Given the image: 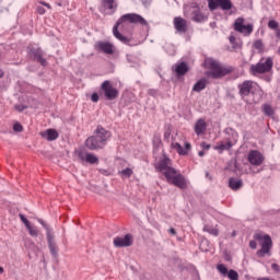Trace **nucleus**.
<instances>
[{"mask_svg": "<svg viewBox=\"0 0 280 280\" xmlns=\"http://www.w3.org/2000/svg\"><path fill=\"white\" fill-rule=\"evenodd\" d=\"M122 23H132L133 25H141L142 27H148V21L144 20L143 16L137 13H127L120 16L116 24L113 27V35L117 40H120L124 45H128L129 47H135V44L132 43V39L129 37L124 36L122 34L119 33V25Z\"/></svg>", "mask_w": 280, "mask_h": 280, "instance_id": "nucleus-1", "label": "nucleus"}, {"mask_svg": "<svg viewBox=\"0 0 280 280\" xmlns=\"http://www.w3.org/2000/svg\"><path fill=\"white\" fill-rule=\"evenodd\" d=\"M122 23H132L133 25H141L142 27H148V21L144 20L143 16L137 13H127L120 16L116 24L113 27V35L117 40H120L124 45H128L129 47H135V44L132 43V39L129 37L124 36L122 34L119 33V25Z\"/></svg>", "mask_w": 280, "mask_h": 280, "instance_id": "nucleus-2", "label": "nucleus"}, {"mask_svg": "<svg viewBox=\"0 0 280 280\" xmlns=\"http://www.w3.org/2000/svg\"><path fill=\"white\" fill-rule=\"evenodd\" d=\"M110 137H113V133L102 127V125H98L93 136L85 140V148H88V150H104Z\"/></svg>", "mask_w": 280, "mask_h": 280, "instance_id": "nucleus-3", "label": "nucleus"}, {"mask_svg": "<svg viewBox=\"0 0 280 280\" xmlns=\"http://www.w3.org/2000/svg\"><path fill=\"white\" fill-rule=\"evenodd\" d=\"M237 89L238 95L241 96V100H243V102L247 104H259V101L261 100V93L257 91L255 82L246 80L243 83L238 84ZM257 93H259V97H256Z\"/></svg>", "mask_w": 280, "mask_h": 280, "instance_id": "nucleus-4", "label": "nucleus"}, {"mask_svg": "<svg viewBox=\"0 0 280 280\" xmlns=\"http://www.w3.org/2000/svg\"><path fill=\"white\" fill-rule=\"evenodd\" d=\"M205 65L207 69L210 71L206 72L207 78H211L212 80H221V78H225V75H231L235 68L233 66H222L214 59H206Z\"/></svg>", "mask_w": 280, "mask_h": 280, "instance_id": "nucleus-5", "label": "nucleus"}, {"mask_svg": "<svg viewBox=\"0 0 280 280\" xmlns=\"http://www.w3.org/2000/svg\"><path fill=\"white\" fill-rule=\"evenodd\" d=\"M165 178L170 185H174L175 187H178V189H187V187H189L187 178L178 173L176 168H170V171L165 173Z\"/></svg>", "mask_w": 280, "mask_h": 280, "instance_id": "nucleus-6", "label": "nucleus"}, {"mask_svg": "<svg viewBox=\"0 0 280 280\" xmlns=\"http://www.w3.org/2000/svg\"><path fill=\"white\" fill-rule=\"evenodd\" d=\"M275 62L272 61V58L268 57L267 59L262 58L259 60L258 63L252 65L249 68V73L252 75H259L261 73H270L272 71Z\"/></svg>", "mask_w": 280, "mask_h": 280, "instance_id": "nucleus-7", "label": "nucleus"}, {"mask_svg": "<svg viewBox=\"0 0 280 280\" xmlns=\"http://www.w3.org/2000/svg\"><path fill=\"white\" fill-rule=\"evenodd\" d=\"M38 222L46 231L47 244L50 250V255L56 259L58 257L59 250L58 245L56 244V236L54 235V232L51 231V228H49V224H47V222H45L43 219H38Z\"/></svg>", "mask_w": 280, "mask_h": 280, "instance_id": "nucleus-8", "label": "nucleus"}, {"mask_svg": "<svg viewBox=\"0 0 280 280\" xmlns=\"http://www.w3.org/2000/svg\"><path fill=\"white\" fill-rule=\"evenodd\" d=\"M254 240L260 243L261 248L257 252L258 257H264L270 253V248H272V237L270 235L261 233L254 234Z\"/></svg>", "mask_w": 280, "mask_h": 280, "instance_id": "nucleus-9", "label": "nucleus"}, {"mask_svg": "<svg viewBox=\"0 0 280 280\" xmlns=\"http://www.w3.org/2000/svg\"><path fill=\"white\" fill-rule=\"evenodd\" d=\"M27 54L31 60L38 62L42 67H47V59L45 58V51H43L42 47L28 45Z\"/></svg>", "mask_w": 280, "mask_h": 280, "instance_id": "nucleus-10", "label": "nucleus"}, {"mask_svg": "<svg viewBox=\"0 0 280 280\" xmlns=\"http://www.w3.org/2000/svg\"><path fill=\"white\" fill-rule=\"evenodd\" d=\"M101 91H103L105 100L108 102H113V100H117L119 97V90L113 88V83H110L109 80H106L101 84Z\"/></svg>", "mask_w": 280, "mask_h": 280, "instance_id": "nucleus-11", "label": "nucleus"}, {"mask_svg": "<svg viewBox=\"0 0 280 280\" xmlns=\"http://www.w3.org/2000/svg\"><path fill=\"white\" fill-rule=\"evenodd\" d=\"M244 18H237L234 22V31L238 34H244V36H250L253 34V24H244Z\"/></svg>", "mask_w": 280, "mask_h": 280, "instance_id": "nucleus-12", "label": "nucleus"}, {"mask_svg": "<svg viewBox=\"0 0 280 280\" xmlns=\"http://www.w3.org/2000/svg\"><path fill=\"white\" fill-rule=\"evenodd\" d=\"M102 14L113 15L117 12V1L116 0H101V5L98 8Z\"/></svg>", "mask_w": 280, "mask_h": 280, "instance_id": "nucleus-13", "label": "nucleus"}, {"mask_svg": "<svg viewBox=\"0 0 280 280\" xmlns=\"http://www.w3.org/2000/svg\"><path fill=\"white\" fill-rule=\"evenodd\" d=\"M94 49L98 51V54H106L107 56L115 54V45L109 42L98 40L94 44Z\"/></svg>", "mask_w": 280, "mask_h": 280, "instance_id": "nucleus-14", "label": "nucleus"}, {"mask_svg": "<svg viewBox=\"0 0 280 280\" xmlns=\"http://www.w3.org/2000/svg\"><path fill=\"white\" fill-rule=\"evenodd\" d=\"M247 161L250 165L259 167V165L264 164L266 158H264V154H261V152H259L258 150H250L247 154Z\"/></svg>", "mask_w": 280, "mask_h": 280, "instance_id": "nucleus-15", "label": "nucleus"}, {"mask_svg": "<svg viewBox=\"0 0 280 280\" xmlns=\"http://www.w3.org/2000/svg\"><path fill=\"white\" fill-rule=\"evenodd\" d=\"M209 10H231L233 8V2L231 0H208Z\"/></svg>", "mask_w": 280, "mask_h": 280, "instance_id": "nucleus-16", "label": "nucleus"}, {"mask_svg": "<svg viewBox=\"0 0 280 280\" xmlns=\"http://www.w3.org/2000/svg\"><path fill=\"white\" fill-rule=\"evenodd\" d=\"M77 156L80 159V161L90 163V165H97V163H100V158L97 155L94 153H86L84 150H78Z\"/></svg>", "mask_w": 280, "mask_h": 280, "instance_id": "nucleus-17", "label": "nucleus"}, {"mask_svg": "<svg viewBox=\"0 0 280 280\" xmlns=\"http://www.w3.org/2000/svg\"><path fill=\"white\" fill-rule=\"evenodd\" d=\"M132 244V234H126L124 237L116 236L114 238V246L116 248H128Z\"/></svg>", "mask_w": 280, "mask_h": 280, "instance_id": "nucleus-18", "label": "nucleus"}, {"mask_svg": "<svg viewBox=\"0 0 280 280\" xmlns=\"http://www.w3.org/2000/svg\"><path fill=\"white\" fill-rule=\"evenodd\" d=\"M171 162L172 160H170V158L164 156L155 164V170L158 172H161L165 176L166 172H168L170 170H174V167L170 166Z\"/></svg>", "mask_w": 280, "mask_h": 280, "instance_id": "nucleus-19", "label": "nucleus"}, {"mask_svg": "<svg viewBox=\"0 0 280 280\" xmlns=\"http://www.w3.org/2000/svg\"><path fill=\"white\" fill-rule=\"evenodd\" d=\"M223 132L226 136L225 141H228V142L231 141L232 144H234V145H235V143H237V139H240V135L236 132L235 129L228 127L224 129Z\"/></svg>", "mask_w": 280, "mask_h": 280, "instance_id": "nucleus-20", "label": "nucleus"}, {"mask_svg": "<svg viewBox=\"0 0 280 280\" xmlns=\"http://www.w3.org/2000/svg\"><path fill=\"white\" fill-rule=\"evenodd\" d=\"M174 27L180 34H185L187 32V20L177 16L174 19Z\"/></svg>", "mask_w": 280, "mask_h": 280, "instance_id": "nucleus-21", "label": "nucleus"}, {"mask_svg": "<svg viewBox=\"0 0 280 280\" xmlns=\"http://www.w3.org/2000/svg\"><path fill=\"white\" fill-rule=\"evenodd\" d=\"M40 137L43 139H46V141H56V139H58V137H60V135L58 133V131L56 129H46L45 131H42Z\"/></svg>", "mask_w": 280, "mask_h": 280, "instance_id": "nucleus-22", "label": "nucleus"}, {"mask_svg": "<svg viewBox=\"0 0 280 280\" xmlns=\"http://www.w3.org/2000/svg\"><path fill=\"white\" fill-rule=\"evenodd\" d=\"M195 132L198 137L207 132V121L205 120V118H200L197 120V122L195 124Z\"/></svg>", "mask_w": 280, "mask_h": 280, "instance_id": "nucleus-23", "label": "nucleus"}, {"mask_svg": "<svg viewBox=\"0 0 280 280\" xmlns=\"http://www.w3.org/2000/svg\"><path fill=\"white\" fill-rule=\"evenodd\" d=\"M189 71V66L187 62L182 61L180 63L175 66V73L177 78H183Z\"/></svg>", "mask_w": 280, "mask_h": 280, "instance_id": "nucleus-24", "label": "nucleus"}, {"mask_svg": "<svg viewBox=\"0 0 280 280\" xmlns=\"http://www.w3.org/2000/svg\"><path fill=\"white\" fill-rule=\"evenodd\" d=\"M229 187L233 191H238V189H242V187H244V182H242V179H237L235 177H231L229 179Z\"/></svg>", "mask_w": 280, "mask_h": 280, "instance_id": "nucleus-25", "label": "nucleus"}, {"mask_svg": "<svg viewBox=\"0 0 280 280\" xmlns=\"http://www.w3.org/2000/svg\"><path fill=\"white\" fill-rule=\"evenodd\" d=\"M192 21L196 23H203V21H207V15H205L202 12H200V9H195L191 13Z\"/></svg>", "mask_w": 280, "mask_h": 280, "instance_id": "nucleus-26", "label": "nucleus"}, {"mask_svg": "<svg viewBox=\"0 0 280 280\" xmlns=\"http://www.w3.org/2000/svg\"><path fill=\"white\" fill-rule=\"evenodd\" d=\"M233 142L232 141H226V143L224 142H219L218 145L214 147V150H217L219 152V154H222V152L230 150L231 148H233Z\"/></svg>", "mask_w": 280, "mask_h": 280, "instance_id": "nucleus-27", "label": "nucleus"}, {"mask_svg": "<svg viewBox=\"0 0 280 280\" xmlns=\"http://www.w3.org/2000/svg\"><path fill=\"white\" fill-rule=\"evenodd\" d=\"M205 89H207V80L206 79H200L192 86V91L195 93H200V91H205Z\"/></svg>", "mask_w": 280, "mask_h": 280, "instance_id": "nucleus-28", "label": "nucleus"}, {"mask_svg": "<svg viewBox=\"0 0 280 280\" xmlns=\"http://www.w3.org/2000/svg\"><path fill=\"white\" fill-rule=\"evenodd\" d=\"M202 231L205 233H209L210 235H213L214 237H218V235H220V230H218V228H211L210 225H205Z\"/></svg>", "mask_w": 280, "mask_h": 280, "instance_id": "nucleus-29", "label": "nucleus"}, {"mask_svg": "<svg viewBox=\"0 0 280 280\" xmlns=\"http://www.w3.org/2000/svg\"><path fill=\"white\" fill-rule=\"evenodd\" d=\"M262 113L266 117H272L275 115V109L270 104L262 105Z\"/></svg>", "mask_w": 280, "mask_h": 280, "instance_id": "nucleus-30", "label": "nucleus"}, {"mask_svg": "<svg viewBox=\"0 0 280 280\" xmlns=\"http://www.w3.org/2000/svg\"><path fill=\"white\" fill-rule=\"evenodd\" d=\"M163 145V141L161 140V136H154L153 137V152H159V148Z\"/></svg>", "mask_w": 280, "mask_h": 280, "instance_id": "nucleus-31", "label": "nucleus"}, {"mask_svg": "<svg viewBox=\"0 0 280 280\" xmlns=\"http://www.w3.org/2000/svg\"><path fill=\"white\" fill-rule=\"evenodd\" d=\"M172 148L174 150H176V152L180 155V156H187V151H185V149L183 148V145H180V143L175 142L172 143Z\"/></svg>", "mask_w": 280, "mask_h": 280, "instance_id": "nucleus-32", "label": "nucleus"}, {"mask_svg": "<svg viewBox=\"0 0 280 280\" xmlns=\"http://www.w3.org/2000/svg\"><path fill=\"white\" fill-rule=\"evenodd\" d=\"M118 174L119 176H121V178H130L132 174H135V172L132 171V168L127 167L122 171H119Z\"/></svg>", "mask_w": 280, "mask_h": 280, "instance_id": "nucleus-33", "label": "nucleus"}, {"mask_svg": "<svg viewBox=\"0 0 280 280\" xmlns=\"http://www.w3.org/2000/svg\"><path fill=\"white\" fill-rule=\"evenodd\" d=\"M226 277L230 280H240V273H237V271H235L234 269H230L226 273Z\"/></svg>", "mask_w": 280, "mask_h": 280, "instance_id": "nucleus-34", "label": "nucleus"}, {"mask_svg": "<svg viewBox=\"0 0 280 280\" xmlns=\"http://www.w3.org/2000/svg\"><path fill=\"white\" fill-rule=\"evenodd\" d=\"M28 231V235H31V237H38V229L36 226H33L32 224L30 226L26 228Z\"/></svg>", "mask_w": 280, "mask_h": 280, "instance_id": "nucleus-35", "label": "nucleus"}, {"mask_svg": "<svg viewBox=\"0 0 280 280\" xmlns=\"http://www.w3.org/2000/svg\"><path fill=\"white\" fill-rule=\"evenodd\" d=\"M217 270H219L220 275L226 277L229 275V268H226L223 264L217 266Z\"/></svg>", "mask_w": 280, "mask_h": 280, "instance_id": "nucleus-36", "label": "nucleus"}, {"mask_svg": "<svg viewBox=\"0 0 280 280\" xmlns=\"http://www.w3.org/2000/svg\"><path fill=\"white\" fill-rule=\"evenodd\" d=\"M254 49H257L258 51H264V42L261 39H257L254 42Z\"/></svg>", "mask_w": 280, "mask_h": 280, "instance_id": "nucleus-37", "label": "nucleus"}, {"mask_svg": "<svg viewBox=\"0 0 280 280\" xmlns=\"http://www.w3.org/2000/svg\"><path fill=\"white\" fill-rule=\"evenodd\" d=\"M268 28L269 30H279V22H277L275 20H270L268 22Z\"/></svg>", "mask_w": 280, "mask_h": 280, "instance_id": "nucleus-38", "label": "nucleus"}, {"mask_svg": "<svg viewBox=\"0 0 280 280\" xmlns=\"http://www.w3.org/2000/svg\"><path fill=\"white\" fill-rule=\"evenodd\" d=\"M19 218H20V220H21V222H23V224L26 226V229H27V226H30L32 223H30V220H27V218H25V214H19Z\"/></svg>", "mask_w": 280, "mask_h": 280, "instance_id": "nucleus-39", "label": "nucleus"}, {"mask_svg": "<svg viewBox=\"0 0 280 280\" xmlns=\"http://www.w3.org/2000/svg\"><path fill=\"white\" fill-rule=\"evenodd\" d=\"M13 130L14 132H23V125H21L20 122H15L13 125Z\"/></svg>", "mask_w": 280, "mask_h": 280, "instance_id": "nucleus-40", "label": "nucleus"}, {"mask_svg": "<svg viewBox=\"0 0 280 280\" xmlns=\"http://www.w3.org/2000/svg\"><path fill=\"white\" fill-rule=\"evenodd\" d=\"M15 110H18V113H23V110H26L27 106L23 105V104H16L14 106Z\"/></svg>", "mask_w": 280, "mask_h": 280, "instance_id": "nucleus-41", "label": "nucleus"}, {"mask_svg": "<svg viewBox=\"0 0 280 280\" xmlns=\"http://www.w3.org/2000/svg\"><path fill=\"white\" fill-rule=\"evenodd\" d=\"M91 101L94 103L100 102V94H97L96 92L92 93Z\"/></svg>", "mask_w": 280, "mask_h": 280, "instance_id": "nucleus-42", "label": "nucleus"}, {"mask_svg": "<svg viewBox=\"0 0 280 280\" xmlns=\"http://www.w3.org/2000/svg\"><path fill=\"white\" fill-rule=\"evenodd\" d=\"M98 172L103 175V176H110L113 173L106 168H100Z\"/></svg>", "mask_w": 280, "mask_h": 280, "instance_id": "nucleus-43", "label": "nucleus"}, {"mask_svg": "<svg viewBox=\"0 0 280 280\" xmlns=\"http://www.w3.org/2000/svg\"><path fill=\"white\" fill-rule=\"evenodd\" d=\"M200 145H201V149L203 150V152H205V150H211V144H209L205 141L201 142Z\"/></svg>", "mask_w": 280, "mask_h": 280, "instance_id": "nucleus-44", "label": "nucleus"}, {"mask_svg": "<svg viewBox=\"0 0 280 280\" xmlns=\"http://www.w3.org/2000/svg\"><path fill=\"white\" fill-rule=\"evenodd\" d=\"M189 150H191V143H189V142H185V149H184V152H187V154H189Z\"/></svg>", "mask_w": 280, "mask_h": 280, "instance_id": "nucleus-45", "label": "nucleus"}, {"mask_svg": "<svg viewBox=\"0 0 280 280\" xmlns=\"http://www.w3.org/2000/svg\"><path fill=\"white\" fill-rule=\"evenodd\" d=\"M249 248H252L253 250H255L257 248V241H250L249 242Z\"/></svg>", "mask_w": 280, "mask_h": 280, "instance_id": "nucleus-46", "label": "nucleus"}, {"mask_svg": "<svg viewBox=\"0 0 280 280\" xmlns=\"http://www.w3.org/2000/svg\"><path fill=\"white\" fill-rule=\"evenodd\" d=\"M271 268H272V270H275V272H280V267L278 264H272Z\"/></svg>", "mask_w": 280, "mask_h": 280, "instance_id": "nucleus-47", "label": "nucleus"}, {"mask_svg": "<svg viewBox=\"0 0 280 280\" xmlns=\"http://www.w3.org/2000/svg\"><path fill=\"white\" fill-rule=\"evenodd\" d=\"M45 8H43V7H37V13L38 14H45Z\"/></svg>", "mask_w": 280, "mask_h": 280, "instance_id": "nucleus-48", "label": "nucleus"}, {"mask_svg": "<svg viewBox=\"0 0 280 280\" xmlns=\"http://www.w3.org/2000/svg\"><path fill=\"white\" fill-rule=\"evenodd\" d=\"M229 40H230L231 45H235L236 38H235L234 35H231V36L229 37Z\"/></svg>", "mask_w": 280, "mask_h": 280, "instance_id": "nucleus-49", "label": "nucleus"}, {"mask_svg": "<svg viewBox=\"0 0 280 280\" xmlns=\"http://www.w3.org/2000/svg\"><path fill=\"white\" fill-rule=\"evenodd\" d=\"M40 4L44 5L45 8H48V10H51V4H49L45 1H42Z\"/></svg>", "mask_w": 280, "mask_h": 280, "instance_id": "nucleus-50", "label": "nucleus"}, {"mask_svg": "<svg viewBox=\"0 0 280 280\" xmlns=\"http://www.w3.org/2000/svg\"><path fill=\"white\" fill-rule=\"evenodd\" d=\"M168 233H170L171 235H176V229L171 228V229L168 230Z\"/></svg>", "mask_w": 280, "mask_h": 280, "instance_id": "nucleus-51", "label": "nucleus"}, {"mask_svg": "<svg viewBox=\"0 0 280 280\" xmlns=\"http://www.w3.org/2000/svg\"><path fill=\"white\" fill-rule=\"evenodd\" d=\"M207 153L205 152V150H201L198 152V156H205Z\"/></svg>", "mask_w": 280, "mask_h": 280, "instance_id": "nucleus-52", "label": "nucleus"}, {"mask_svg": "<svg viewBox=\"0 0 280 280\" xmlns=\"http://www.w3.org/2000/svg\"><path fill=\"white\" fill-rule=\"evenodd\" d=\"M128 62H132V55H127Z\"/></svg>", "mask_w": 280, "mask_h": 280, "instance_id": "nucleus-53", "label": "nucleus"}, {"mask_svg": "<svg viewBox=\"0 0 280 280\" xmlns=\"http://www.w3.org/2000/svg\"><path fill=\"white\" fill-rule=\"evenodd\" d=\"M232 237H237V231H233L231 234Z\"/></svg>", "mask_w": 280, "mask_h": 280, "instance_id": "nucleus-54", "label": "nucleus"}, {"mask_svg": "<svg viewBox=\"0 0 280 280\" xmlns=\"http://www.w3.org/2000/svg\"><path fill=\"white\" fill-rule=\"evenodd\" d=\"M3 272H5V269H3V267H0V275H3Z\"/></svg>", "mask_w": 280, "mask_h": 280, "instance_id": "nucleus-55", "label": "nucleus"}, {"mask_svg": "<svg viewBox=\"0 0 280 280\" xmlns=\"http://www.w3.org/2000/svg\"><path fill=\"white\" fill-rule=\"evenodd\" d=\"M276 36L280 38V30L277 31Z\"/></svg>", "mask_w": 280, "mask_h": 280, "instance_id": "nucleus-56", "label": "nucleus"}, {"mask_svg": "<svg viewBox=\"0 0 280 280\" xmlns=\"http://www.w3.org/2000/svg\"><path fill=\"white\" fill-rule=\"evenodd\" d=\"M4 73L0 70V79L3 78Z\"/></svg>", "mask_w": 280, "mask_h": 280, "instance_id": "nucleus-57", "label": "nucleus"}, {"mask_svg": "<svg viewBox=\"0 0 280 280\" xmlns=\"http://www.w3.org/2000/svg\"><path fill=\"white\" fill-rule=\"evenodd\" d=\"M164 137H165V139H167V137H170V135L168 133H164Z\"/></svg>", "mask_w": 280, "mask_h": 280, "instance_id": "nucleus-58", "label": "nucleus"}, {"mask_svg": "<svg viewBox=\"0 0 280 280\" xmlns=\"http://www.w3.org/2000/svg\"><path fill=\"white\" fill-rule=\"evenodd\" d=\"M154 91L153 90H150V93H153Z\"/></svg>", "mask_w": 280, "mask_h": 280, "instance_id": "nucleus-59", "label": "nucleus"}, {"mask_svg": "<svg viewBox=\"0 0 280 280\" xmlns=\"http://www.w3.org/2000/svg\"><path fill=\"white\" fill-rule=\"evenodd\" d=\"M58 5H62V3H58Z\"/></svg>", "mask_w": 280, "mask_h": 280, "instance_id": "nucleus-60", "label": "nucleus"}]
</instances>
